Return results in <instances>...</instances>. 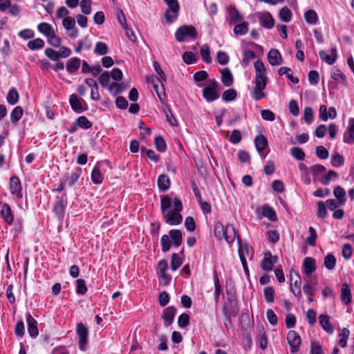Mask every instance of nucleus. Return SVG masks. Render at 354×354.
I'll return each mask as SVG.
<instances>
[{
  "label": "nucleus",
  "mask_w": 354,
  "mask_h": 354,
  "mask_svg": "<svg viewBox=\"0 0 354 354\" xmlns=\"http://www.w3.org/2000/svg\"><path fill=\"white\" fill-rule=\"evenodd\" d=\"M226 10L227 13L226 20H228L230 25L241 22L243 19L242 15L234 6H227Z\"/></svg>",
  "instance_id": "11"
},
{
  "label": "nucleus",
  "mask_w": 354,
  "mask_h": 354,
  "mask_svg": "<svg viewBox=\"0 0 354 354\" xmlns=\"http://www.w3.org/2000/svg\"><path fill=\"white\" fill-rule=\"evenodd\" d=\"M109 93L113 95H116L122 92L123 88L120 84L113 82L107 87Z\"/></svg>",
  "instance_id": "50"
},
{
  "label": "nucleus",
  "mask_w": 354,
  "mask_h": 354,
  "mask_svg": "<svg viewBox=\"0 0 354 354\" xmlns=\"http://www.w3.org/2000/svg\"><path fill=\"white\" fill-rule=\"evenodd\" d=\"M338 178V174L334 170H329L327 174L324 176L320 180L324 185H327L333 180H336Z\"/></svg>",
  "instance_id": "39"
},
{
  "label": "nucleus",
  "mask_w": 354,
  "mask_h": 354,
  "mask_svg": "<svg viewBox=\"0 0 354 354\" xmlns=\"http://www.w3.org/2000/svg\"><path fill=\"white\" fill-rule=\"evenodd\" d=\"M167 6L165 12V18L168 24L175 21L179 14L180 6L177 0H164Z\"/></svg>",
  "instance_id": "3"
},
{
  "label": "nucleus",
  "mask_w": 354,
  "mask_h": 354,
  "mask_svg": "<svg viewBox=\"0 0 354 354\" xmlns=\"http://www.w3.org/2000/svg\"><path fill=\"white\" fill-rule=\"evenodd\" d=\"M278 73L279 75H286L288 80L295 84L299 82V79L292 75V71L288 67H281L278 71Z\"/></svg>",
  "instance_id": "37"
},
{
  "label": "nucleus",
  "mask_w": 354,
  "mask_h": 354,
  "mask_svg": "<svg viewBox=\"0 0 354 354\" xmlns=\"http://www.w3.org/2000/svg\"><path fill=\"white\" fill-rule=\"evenodd\" d=\"M24 113L23 109L21 106H16L10 113V120L12 123H16L22 117Z\"/></svg>",
  "instance_id": "42"
},
{
  "label": "nucleus",
  "mask_w": 354,
  "mask_h": 354,
  "mask_svg": "<svg viewBox=\"0 0 354 354\" xmlns=\"http://www.w3.org/2000/svg\"><path fill=\"white\" fill-rule=\"evenodd\" d=\"M343 140L348 144L354 142V118L348 120L347 131L344 135Z\"/></svg>",
  "instance_id": "19"
},
{
  "label": "nucleus",
  "mask_w": 354,
  "mask_h": 354,
  "mask_svg": "<svg viewBox=\"0 0 354 354\" xmlns=\"http://www.w3.org/2000/svg\"><path fill=\"white\" fill-rule=\"evenodd\" d=\"M77 125L84 129H89L92 127V123L85 117L80 116L77 120Z\"/></svg>",
  "instance_id": "58"
},
{
  "label": "nucleus",
  "mask_w": 354,
  "mask_h": 354,
  "mask_svg": "<svg viewBox=\"0 0 354 354\" xmlns=\"http://www.w3.org/2000/svg\"><path fill=\"white\" fill-rule=\"evenodd\" d=\"M238 244H239V255L241 261L242 265H245L246 257L252 258V247L247 243H242L238 236Z\"/></svg>",
  "instance_id": "8"
},
{
  "label": "nucleus",
  "mask_w": 354,
  "mask_h": 354,
  "mask_svg": "<svg viewBox=\"0 0 354 354\" xmlns=\"http://www.w3.org/2000/svg\"><path fill=\"white\" fill-rule=\"evenodd\" d=\"M82 12L89 15L91 12V0H82L80 3Z\"/></svg>",
  "instance_id": "55"
},
{
  "label": "nucleus",
  "mask_w": 354,
  "mask_h": 354,
  "mask_svg": "<svg viewBox=\"0 0 354 354\" xmlns=\"http://www.w3.org/2000/svg\"><path fill=\"white\" fill-rule=\"evenodd\" d=\"M94 52L95 53L100 55H104L106 54L108 52L107 45L102 41L97 42L95 48L94 49Z\"/></svg>",
  "instance_id": "51"
},
{
  "label": "nucleus",
  "mask_w": 354,
  "mask_h": 354,
  "mask_svg": "<svg viewBox=\"0 0 354 354\" xmlns=\"http://www.w3.org/2000/svg\"><path fill=\"white\" fill-rule=\"evenodd\" d=\"M254 87L252 91V97L256 101L261 100L266 97V93H264V89L267 84H261V83H254Z\"/></svg>",
  "instance_id": "21"
},
{
  "label": "nucleus",
  "mask_w": 354,
  "mask_h": 354,
  "mask_svg": "<svg viewBox=\"0 0 354 354\" xmlns=\"http://www.w3.org/2000/svg\"><path fill=\"white\" fill-rule=\"evenodd\" d=\"M254 68L255 71L254 83L267 84L268 77L264 63L261 59H258L254 63Z\"/></svg>",
  "instance_id": "6"
},
{
  "label": "nucleus",
  "mask_w": 354,
  "mask_h": 354,
  "mask_svg": "<svg viewBox=\"0 0 354 354\" xmlns=\"http://www.w3.org/2000/svg\"><path fill=\"white\" fill-rule=\"evenodd\" d=\"M155 145L158 151L164 152L166 151L167 145L165 140L162 137H156L155 139Z\"/></svg>",
  "instance_id": "62"
},
{
  "label": "nucleus",
  "mask_w": 354,
  "mask_h": 354,
  "mask_svg": "<svg viewBox=\"0 0 354 354\" xmlns=\"http://www.w3.org/2000/svg\"><path fill=\"white\" fill-rule=\"evenodd\" d=\"M333 195L335 197L336 201H337L340 205H344L346 204V193L342 187H335L333 189Z\"/></svg>",
  "instance_id": "22"
},
{
  "label": "nucleus",
  "mask_w": 354,
  "mask_h": 354,
  "mask_svg": "<svg viewBox=\"0 0 354 354\" xmlns=\"http://www.w3.org/2000/svg\"><path fill=\"white\" fill-rule=\"evenodd\" d=\"M320 58L329 65L333 64L337 59V51L336 48H332L330 53L328 55L325 50L319 52Z\"/></svg>",
  "instance_id": "17"
},
{
  "label": "nucleus",
  "mask_w": 354,
  "mask_h": 354,
  "mask_svg": "<svg viewBox=\"0 0 354 354\" xmlns=\"http://www.w3.org/2000/svg\"><path fill=\"white\" fill-rule=\"evenodd\" d=\"M0 214L7 224L10 225L12 223L14 216L12 214L11 208L8 204H1Z\"/></svg>",
  "instance_id": "18"
},
{
  "label": "nucleus",
  "mask_w": 354,
  "mask_h": 354,
  "mask_svg": "<svg viewBox=\"0 0 354 354\" xmlns=\"http://www.w3.org/2000/svg\"><path fill=\"white\" fill-rule=\"evenodd\" d=\"M201 55L206 63L209 64L212 62V59L210 56V50L207 45H203L201 48Z\"/></svg>",
  "instance_id": "49"
},
{
  "label": "nucleus",
  "mask_w": 354,
  "mask_h": 354,
  "mask_svg": "<svg viewBox=\"0 0 354 354\" xmlns=\"http://www.w3.org/2000/svg\"><path fill=\"white\" fill-rule=\"evenodd\" d=\"M216 60L221 65H225L230 61L228 55L223 51H218L216 55Z\"/></svg>",
  "instance_id": "60"
},
{
  "label": "nucleus",
  "mask_w": 354,
  "mask_h": 354,
  "mask_svg": "<svg viewBox=\"0 0 354 354\" xmlns=\"http://www.w3.org/2000/svg\"><path fill=\"white\" fill-rule=\"evenodd\" d=\"M153 66H154V69H155L156 72L159 75L158 81L160 84V87H161L160 88L164 92V87H163V84L162 82L166 81V75H165L164 72L161 69L160 64L157 62H153Z\"/></svg>",
  "instance_id": "45"
},
{
  "label": "nucleus",
  "mask_w": 354,
  "mask_h": 354,
  "mask_svg": "<svg viewBox=\"0 0 354 354\" xmlns=\"http://www.w3.org/2000/svg\"><path fill=\"white\" fill-rule=\"evenodd\" d=\"M10 190L12 194L16 195L18 198H21L23 195L21 193V182L18 177L12 176L10 180Z\"/></svg>",
  "instance_id": "14"
},
{
  "label": "nucleus",
  "mask_w": 354,
  "mask_h": 354,
  "mask_svg": "<svg viewBox=\"0 0 354 354\" xmlns=\"http://www.w3.org/2000/svg\"><path fill=\"white\" fill-rule=\"evenodd\" d=\"M350 335V331L347 328H343L342 329L341 332L339 333V345L342 348H344L347 345V340Z\"/></svg>",
  "instance_id": "43"
},
{
  "label": "nucleus",
  "mask_w": 354,
  "mask_h": 354,
  "mask_svg": "<svg viewBox=\"0 0 354 354\" xmlns=\"http://www.w3.org/2000/svg\"><path fill=\"white\" fill-rule=\"evenodd\" d=\"M327 206L323 201H319L317 203V215L318 217L324 218L326 217L328 213L326 210Z\"/></svg>",
  "instance_id": "52"
},
{
  "label": "nucleus",
  "mask_w": 354,
  "mask_h": 354,
  "mask_svg": "<svg viewBox=\"0 0 354 354\" xmlns=\"http://www.w3.org/2000/svg\"><path fill=\"white\" fill-rule=\"evenodd\" d=\"M261 214L264 217L268 218L269 220L274 221L277 220V215L274 209L268 206H263L261 208Z\"/></svg>",
  "instance_id": "38"
},
{
  "label": "nucleus",
  "mask_w": 354,
  "mask_h": 354,
  "mask_svg": "<svg viewBox=\"0 0 354 354\" xmlns=\"http://www.w3.org/2000/svg\"><path fill=\"white\" fill-rule=\"evenodd\" d=\"M217 87V82L214 80H209L207 82V84L203 91V97L207 102H212L218 98Z\"/></svg>",
  "instance_id": "4"
},
{
  "label": "nucleus",
  "mask_w": 354,
  "mask_h": 354,
  "mask_svg": "<svg viewBox=\"0 0 354 354\" xmlns=\"http://www.w3.org/2000/svg\"><path fill=\"white\" fill-rule=\"evenodd\" d=\"M48 42L54 47H59L61 44V39L54 32L48 37Z\"/></svg>",
  "instance_id": "63"
},
{
  "label": "nucleus",
  "mask_w": 354,
  "mask_h": 354,
  "mask_svg": "<svg viewBox=\"0 0 354 354\" xmlns=\"http://www.w3.org/2000/svg\"><path fill=\"white\" fill-rule=\"evenodd\" d=\"M330 162L333 167H339L344 165V160L339 153H335L332 155Z\"/></svg>",
  "instance_id": "53"
},
{
  "label": "nucleus",
  "mask_w": 354,
  "mask_h": 354,
  "mask_svg": "<svg viewBox=\"0 0 354 354\" xmlns=\"http://www.w3.org/2000/svg\"><path fill=\"white\" fill-rule=\"evenodd\" d=\"M319 323L322 328L328 333H333L334 328L330 324V317L328 315L322 314L319 317Z\"/></svg>",
  "instance_id": "23"
},
{
  "label": "nucleus",
  "mask_w": 354,
  "mask_h": 354,
  "mask_svg": "<svg viewBox=\"0 0 354 354\" xmlns=\"http://www.w3.org/2000/svg\"><path fill=\"white\" fill-rule=\"evenodd\" d=\"M80 59L79 58L73 57L68 59L66 70L70 73H75L80 67Z\"/></svg>",
  "instance_id": "36"
},
{
  "label": "nucleus",
  "mask_w": 354,
  "mask_h": 354,
  "mask_svg": "<svg viewBox=\"0 0 354 354\" xmlns=\"http://www.w3.org/2000/svg\"><path fill=\"white\" fill-rule=\"evenodd\" d=\"M257 16L259 23L263 27L270 29L274 26V19L268 12H258Z\"/></svg>",
  "instance_id": "12"
},
{
  "label": "nucleus",
  "mask_w": 354,
  "mask_h": 354,
  "mask_svg": "<svg viewBox=\"0 0 354 354\" xmlns=\"http://www.w3.org/2000/svg\"><path fill=\"white\" fill-rule=\"evenodd\" d=\"M169 236L171 237L175 247L178 248L182 243V233L178 230H171L169 231Z\"/></svg>",
  "instance_id": "32"
},
{
  "label": "nucleus",
  "mask_w": 354,
  "mask_h": 354,
  "mask_svg": "<svg viewBox=\"0 0 354 354\" xmlns=\"http://www.w3.org/2000/svg\"><path fill=\"white\" fill-rule=\"evenodd\" d=\"M341 299L346 305L349 304L352 300L351 291L347 283L342 285Z\"/></svg>",
  "instance_id": "24"
},
{
  "label": "nucleus",
  "mask_w": 354,
  "mask_h": 354,
  "mask_svg": "<svg viewBox=\"0 0 354 354\" xmlns=\"http://www.w3.org/2000/svg\"><path fill=\"white\" fill-rule=\"evenodd\" d=\"M171 183L168 176L161 174L158 178V186L160 190L162 192L167 191L170 187Z\"/></svg>",
  "instance_id": "25"
},
{
  "label": "nucleus",
  "mask_w": 354,
  "mask_h": 354,
  "mask_svg": "<svg viewBox=\"0 0 354 354\" xmlns=\"http://www.w3.org/2000/svg\"><path fill=\"white\" fill-rule=\"evenodd\" d=\"M160 206L162 218L165 223L170 225H177L183 221L180 212L183 209V205L179 198L171 197L169 195L161 196Z\"/></svg>",
  "instance_id": "1"
},
{
  "label": "nucleus",
  "mask_w": 354,
  "mask_h": 354,
  "mask_svg": "<svg viewBox=\"0 0 354 354\" xmlns=\"http://www.w3.org/2000/svg\"><path fill=\"white\" fill-rule=\"evenodd\" d=\"M255 58V53L250 50H245L243 52V58L241 64L243 67H247L250 62Z\"/></svg>",
  "instance_id": "40"
},
{
  "label": "nucleus",
  "mask_w": 354,
  "mask_h": 354,
  "mask_svg": "<svg viewBox=\"0 0 354 354\" xmlns=\"http://www.w3.org/2000/svg\"><path fill=\"white\" fill-rule=\"evenodd\" d=\"M37 30L40 33H41L46 37H48L55 32L53 26L50 24L46 22L40 23L39 24H38Z\"/></svg>",
  "instance_id": "29"
},
{
  "label": "nucleus",
  "mask_w": 354,
  "mask_h": 354,
  "mask_svg": "<svg viewBox=\"0 0 354 354\" xmlns=\"http://www.w3.org/2000/svg\"><path fill=\"white\" fill-rule=\"evenodd\" d=\"M287 341L290 346L291 353H294L299 351L301 340L297 333L290 330L287 335Z\"/></svg>",
  "instance_id": "10"
},
{
  "label": "nucleus",
  "mask_w": 354,
  "mask_h": 354,
  "mask_svg": "<svg viewBox=\"0 0 354 354\" xmlns=\"http://www.w3.org/2000/svg\"><path fill=\"white\" fill-rule=\"evenodd\" d=\"M279 17L281 21L289 22L292 18V12L288 8L283 7L279 11Z\"/></svg>",
  "instance_id": "44"
},
{
  "label": "nucleus",
  "mask_w": 354,
  "mask_h": 354,
  "mask_svg": "<svg viewBox=\"0 0 354 354\" xmlns=\"http://www.w3.org/2000/svg\"><path fill=\"white\" fill-rule=\"evenodd\" d=\"M214 300L216 304L218 301L220 294L222 293V288L220 284L219 279L216 271L214 272Z\"/></svg>",
  "instance_id": "33"
},
{
  "label": "nucleus",
  "mask_w": 354,
  "mask_h": 354,
  "mask_svg": "<svg viewBox=\"0 0 354 354\" xmlns=\"http://www.w3.org/2000/svg\"><path fill=\"white\" fill-rule=\"evenodd\" d=\"M110 73L108 71H104L100 75L98 80L102 86L107 88L108 86L110 85L109 84L110 81Z\"/></svg>",
  "instance_id": "56"
},
{
  "label": "nucleus",
  "mask_w": 354,
  "mask_h": 354,
  "mask_svg": "<svg viewBox=\"0 0 354 354\" xmlns=\"http://www.w3.org/2000/svg\"><path fill=\"white\" fill-rule=\"evenodd\" d=\"M116 16H117L118 21L120 23V24L121 25V26L124 29L127 30L128 26L127 24V20H126V17L124 14V12L120 9H118L116 11Z\"/></svg>",
  "instance_id": "59"
},
{
  "label": "nucleus",
  "mask_w": 354,
  "mask_h": 354,
  "mask_svg": "<svg viewBox=\"0 0 354 354\" xmlns=\"http://www.w3.org/2000/svg\"><path fill=\"white\" fill-rule=\"evenodd\" d=\"M316 270V261L312 257H306L302 263V272L309 276Z\"/></svg>",
  "instance_id": "13"
},
{
  "label": "nucleus",
  "mask_w": 354,
  "mask_h": 354,
  "mask_svg": "<svg viewBox=\"0 0 354 354\" xmlns=\"http://www.w3.org/2000/svg\"><path fill=\"white\" fill-rule=\"evenodd\" d=\"M26 322L28 326V331L30 336L32 338H35L39 334L37 322L32 317L30 313H28L26 315Z\"/></svg>",
  "instance_id": "15"
},
{
  "label": "nucleus",
  "mask_w": 354,
  "mask_h": 354,
  "mask_svg": "<svg viewBox=\"0 0 354 354\" xmlns=\"http://www.w3.org/2000/svg\"><path fill=\"white\" fill-rule=\"evenodd\" d=\"M221 81L226 86H230L232 84L233 77L229 68H225L221 71Z\"/></svg>",
  "instance_id": "28"
},
{
  "label": "nucleus",
  "mask_w": 354,
  "mask_h": 354,
  "mask_svg": "<svg viewBox=\"0 0 354 354\" xmlns=\"http://www.w3.org/2000/svg\"><path fill=\"white\" fill-rule=\"evenodd\" d=\"M19 100V93L17 91L12 88L10 89L8 95H7V101L9 104L14 105L17 103Z\"/></svg>",
  "instance_id": "46"
},
{
  "label": "nucleus",
  "mask_w": 354,
  "mask_h": 354,
  "mask_svg": "<svg viewBox=\"0 0 354 354\" xmlns=\"http://www.w3.org/2000/svg\"><path fill=\"white\" fill-rule=\"evenodd\" d=\"M290 290L295 295H301V277L298 272L293 270L290 271Z\"/></svg>",
  "instance_id": "9"
},
{
  "label": "nucleus",
  "mask_w": 354,
  "mask_h": 354,
  "mask_svg": "<svg viewBox=\"0 0 354 354\" xmlns=\"http://www.w3.org/2000/svg\"><path fill=\"white\" fill-rule=\"evenodd\" d=\"M266 301L268 303H272L274 301V290L272 287L267 286L263 290Z\"/></svg>",
  "instance_id": "47"
},
{
  "label": "nucleus",
  "mask_w": 354,
  "mask_h": 354,
  "mask_svg": "<svg viewBox=\"0 0 354 354\" xmlns=\"http://www.w3.org/2000/svg\"><path fill=\"white\" fill-rule=\"evenodd\" d=\"M196 30L191 25L182 26L175 32V37L179 42H183L187 38H196Z\"/></svg>",
  "instance_id": "5"
},
{
  "label": "nucleus",
  "mask_w": 354,
  "mask_h": 354,
  "mask_svg": "<svg viewBox=\"0 0 354 354\" xmlns=\"http://www.w3.org/2000/svg\"><path fill=\"white\" fill-rule=\"evenodd\" d=\"M214 234L218 239H225L229 244L232 243L237 237L236 232L232 225L224 226L221 222L214 225Z\"/></svg>",
  "instance_id": "2"
},
{
  "label": "nucleus",
  "mask_w": 354,
  "mask_h": 354,
  "mask_svg": "<svg viewBox=\"0 0 354 354\" xmlns=\"http://www.w3.org/2000/svg\"><path fill=\"white\" fill-rule=\"evenodd\" d=\"M107 165L106 162H97L93 167L91 172V180L94 184H101L104 180V166Z\"/></svg>",
  "instance_id": "7"
},
{
  "label": "nucleus",
  "mask_w": 354,
  "mask_h": 354,
  "mask_svg": "<svg viewBox=\"0 0 354 354\" xmlns=\"http://www.w3.org/2000/svg\"><path fill=\"white\" fill-rule=\"evenodd\" d=\"M27 46L32 50L41 49L44 46V41L40 38H36L29 41Z\"/></svg>",
  "instance_id": "41"
},
{
  "label": "nucleus",
  "mask_w": 354,
  "mask_h": 354,
  "mask_svg": "<svg viewBox=\"0 0 354 354\" xmlns=\"http://www.w3.org/2000/svg\"><path fill=\"white\" fill-rule=\"evenodd\" d=\"M183 262L179 255L174 253L171 256V268L173 271H176L181 265Z\"/></svg>",
  "instance_id": "54"
},
{
  "label": "nucleus",
  "mask_w": 354,
  "mask_h": 354,
  "mask_svg": "<svg viewBox=\"0 0 354 354\" xmlns=\"http://www.w3.org/2000/svg\"><path fill=\"white\" fill-rule=\"evenodd\" d=\"M261 265L262 269L266 271H270L272 270L273 261L272 260V255L270 252L268 254H265Z\"/></svg>",
  "instance_id": "35"
},
{
  "label": "nucleus",
  "mask_w": 354,
  "mask_h": 354,
  "mask_svg": "<svg viewBox=\"0 0 354 354\" xmlns=\"http://www.w3.org/2000/svg\"><path fill=\"white\" fill-rule=\"evenodd\" d=\"M257 150L261 153L268 147V140L263 135L257 136L254 140Z\"/></svg>",
  "instance_id": "30"
},
{
  "label": "nucleus",
  "mask_w": 354,
  "mask_h": 354,
  "mask_svg": "<svg viewBox=\"0 0 354 354\" xmlns=\"http://www.w3.org/2000/svg\"><path fill=\"white\" fill-rule=\"evenodd\" d=\"M268 60L272 66H279L282 63L281 55L277 49H271L268 53Z\"/></svg>",
  "instance_id": "20"
},
{
  "label": "nucleus",
  "mask_w": 354,
  "mask_h": 354,
  "mask_svg": "<svg viewBox=\"0 0 354 354\" xmlns=\"http://www.w3.org/2000/svg\"><path fill=\"white\" fill-rule=\"evenodd\" d=\"M69 102L72 109L75 111L77 113H82L84 111L81 101L75 94H73L70 96Z\"/></svg>",
  "instance_id": "31"
},
{
  "label": "nucleus",
  "mask_w": 354,
  "mask_h": 354,
  "mask_svg": "<svg viewBox=\"0 0 354 354\" xmlns=\"http://www.w3.org/2000/svg\"><path fill=\"white\" fill-rule=\"evenodd\" d=\"M249 30V24L246 21H242L241 24H237L234 28V33L236 35H245Z\"/></svg>",
  "instance_id": "34"
},
{
  "label": "nucleus",
  "mask_w": 354,
  "mask_h": 354,
  "mask_svg": "<svg viewBox=\"0 0 354 354\" xmlns=\"http://www.w3.org/2000/svg\"><path fill=\"white\" fill-rule=\"evenodd\" d=\"M331 77L341 83L342 84L346 86L347 84V78L346 76L339 70L337 68H335L333 70L331 73Z\"/></svg>",
  "instance_id": "27"
},
{
  "label": "nucleus",
  "mask_w": 354,
  "mask_h": 354,
  "mask_svg": "<svg viewBox=\"0 0 354 354\" xmlns=\"http://www.w3.org/2000/svg\"><path fill=\"white\" fill-rule=\"evenodd\" d=\"M336 264L335 257L331 254H328L324 258V266L328 270H333Z\"/></svg>",
  "instance_id": "48"
},
{
  "label": "nucleus",
  "mask_w": 354,
  "mask_h": 354,
  "mask_svg": "<svg viewBox=\"0 0 354 354\" xmlns=\"http://www.w3.org/2000/svg\"><path fill=\"white\" fill-rule=\"evenodd\" d=\"M236 97V92L234 89H228L225 91L222 95V98L225 102L234 100Z\"/></svg>",
  "instance_id": "61"
},
{
  "label": "nucleus",
  "mask_w": 354,
  "mask_h": 354,
  "mask_svg": "<svg viewBox=\"0 0 354 354\" xmlns=\"http://www.w3.org/2000/svg\"><path fill=\"white\" fill-rule=\"evenodd\" d=\"M304 19L306 23L310 25H316L319 21L317 12L311 9L304 12Z\"/></svg>",
  "instance_id": "26"
},
{
  "label": "nucleus",
  "mask_w": 354,
  "mask_h": 354,
  "mask_svg": "<svg viewBox=\"0 0 354 354\" xmlns=\"http://www.w3.org/2000/svg\"><path fill=\"white\" fill-rule=\"evenodd\" d=\"M176 310L173 306H169L163 310L162 315V318L164 321V325L165 326L167 327L172 324V322L174 321V318L176 315Z\"/></svg>",
  "instance_id": "16"
},
{
  "label": "nucleus",
  "mask_w": 354,
  "mask_h": 354,
  "mask_svg": "<svg viewBox=\"0 0 354 354\" xmlns=\"http://www.w3.org/2000/svg\"><path fill=\"white\" fill-rule=\"evenodd\" d=\"M77 284V293L84 295L87 291L86 282L84 279H79L76 281Z\"/></svg>",
  "instance_id": "64"
},
{
  "label": "nucleus",
  "mask_w": 354,
  "mask_h": 354,
  "mask_svg": "<svg viewBox=\"0 0 354 354\" xmlns=\"http://www.w3.org/2000/svg\"><path fill=\"white\" fill-rule=\"evenodd\" d=\"M291 155L298 160H302L305 158V153L299 147H293L290 149Z\"/></svg>",
  "instance_id": "57"
}]
</instances>
